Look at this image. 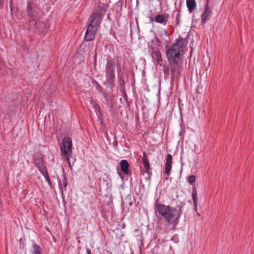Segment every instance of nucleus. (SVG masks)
Here are the masks:
<instances>
[{
	"instance_id": "24",
	"label": "nucleus",
	"mask_w": 254,
	"mask_h": 254,
	"mask_svg": "<svg viewBox=\"0 0 254 254\" xmlns=\"http://www.w3.org/2000/svg\"><path fill=\"white\" fill-rule=\"evenodd\" d=\"M195 180H196L195 176L194 175H191L190 176L189 178H188L189 182L191 185H192V186H193V185L195 184Z\"/></svg>"
},
{
	"instance_id": "29",
	"label": "nucleus",
	"mask_w": 254,
	"mask_h": 254,
	"mask_svg": "<svg viewBox=\"0 0 254 254\" xmlns=\"http://www.w3.org/2000/svg\"><path fill=\"white\" fill-rule=\"evenodd\" d=\"M117 68H118V75L119 74H120V72H121V65L118 64H117Z\"/></svg>"
},
{
	"instance_id": "17",
	"label": "nucleus",
	"mask_w": 254,
	"mask_h": 254,
	"mask_svg": "<svg viewBox=\"0 0 254 254\" xmlns=\"http://www.w3.org/2000/svg\"><path fill=\"white\" fill-rule=\"evenodd\" d=\"M40 172L44 177V178H45V180L47 182L49 186L50 187H52V181H51V179L50 178L49 175V173H48V171H47V169H45L44 171H42Z\"/></svg>"
},
{
	"instance_id": "30",
	"label": "nucleus",
	"mask_w": 254,
	"mask_h": 254,
	"mask_svg": "<svg viewBox=\"0 0 254 254\" xmlns=\"http://www.w3.org/2000/svg\"><path fill=\"white\" fill-rule=\"evenodd\" d=\"M149 18L150 23H153V21H154V18H153L152 14L149 16Z\"/></svg>"
},
{
	"instance_id": "14",
	"label": "nucleus",
	"mask_w": 254,
	"mask_h": 254,
	"mask_svg": "<svg viewBox=\"0 0 254 254\" xmlns=\"http://www.w3.org/2000/svg\"><path fill=\"white\" fill-rule=\"evenodd\" d=\"M152 59L157 63L158 64L161 66L163 61L161 54L159 50L153 51L151 54Z\"/></svg>"
},
{
	"instance_id": "25",
	"label": "nucleus",
	"mask_w": 254,
	"mask_h": 254,
	"mask_svg": "<svg viewBox=\"0 0 254 254\" xmlns=\"http://www.w3.org/2000/svg\"><path fill=\"white\" fill-rule=\"evenodd\" d=\"M180 18V12H179L177 13V14L176 15V25L180 24V21H179Z\"/></svg>"
},
{
	"instance_id": "3",
	"label": "nucleus",
	"mask_w": 254,
	"mask_h": 254,
	"mask_svg": "<svg viewBox=\"0 0 254 254\" xmlns=\"http://www.w3.org/2000/svg\"><path fill=\"white\" fill-rule=\"evenodd\" d=\"M115 59L110 55H107L105 66V76L106 79L104 84H107L111 88H112L114 85L115 78Z\"/></svg>"
},
{
	"instance_id": "32",
	"label": "nucleus",
	"mask_w": 254,
	"mask_h": 254,
	"mask_svg": "<svg viewBox=\"0 0 254 254\" xmlns=\"http://www.w3.org/2000/svg\"><path fill=\"white\" fill-rule=\"evenodd\" d=\"M96 57H97V54H95L94 55V67H96Z\"/></svg>"
},
{
	"instance_id": "27",
	"label": "nucleus",
	"mask_w": 254,
	"mask_h": 254,
	"mask_svg": "<svg viewBox=\"0 0 254 254\" xmlns=\"http://www.w3.org/2000/svg\"><path fill=\"white\" fill-rule=\"evenodd\" d=\"M151 177V175H148L147 177H146L145 178V180L148 182V185H150V184Z\"/></svg>"
},
{
	"instance_id": "21",
	"label": "nucleus",
	"mask_w": 254,
	"mask_h": 254,
	"mask_svg": "<svg viewBox=\"0 0 254 254\" xmlns=\"http://www.w3.org/2000/svg\"><path fill=\"white\" fill-rule=\"evenodd\" d=\"M142 160L144 169L147 168H148L150 167L149 161L147 158V156L144 152L143 153V156L142 158Z\"/></svg>"
},
{
	"instance_id": "31",
	"label": "nucleus",
	"mask_w": 254,
	"mask_h": 254,
	"mask_svg": "<svg viewBox=\"0 0 254 254\" xmlns=\"http://www.w3.org/2000/svg\"><path fill=\"white\" fill-rule=\"evenodd\" d=\"M4 0H0V9H2L4 4Z\"/></svg>"
},
{
	"instance_id": "35",
	"label": "nucleus",
	"mask_w": 254,
	"mask_h": 254,
	"mask_svg": "<svg viewBox=\"0 0 254 254\" xmlns=\"http://www.w3.org/2000/svg\"><path fill=\"white\" fill-rule=\"evenodd\" d=\"M94 106H95V108H100L99 106L97 104H95Z\"/></svg>"
},
{
	"instance_id": "16",
	"label": "nucleus",
	"mask_w": 254,
	"mask_h": 254,
	"mask_svg": "<svg viewBox=\"0 0 254 254\" xmlns=\"http://www.w3.org/2000/svg\"><path fill=\"white\" fill-rule=\"evenodd\" d=\"M63 186H62V181L60 180H58L59 188L61 190L62 193L63 192V189L64 190H66V188L67 186V178L65 176L64 173V175H63Z\"/></svg>"
},
{
	"instance_id": "15",
	"label": "nucleus",
	"mask_w": 254,
	"mask_h": 254,
	"mask_svg": "<svg viewBox=\"0 0 254 254\" xmlns=\"http://www.w3.org/2000/svg\"><path fill=\"white\" fill-rule=\"evenodd\" d=\"M186 5L190 13L192 12L196 8L195 0H187Z\"/></svg>"
},
{
	"instance_id": "33",
	"label": "nucleus",
	"mask_w": 254,
	"mask_h": 254,
	"mask_svg": "<svg viewBox=\"0 0 254 254\" xmlns=\"http://www.w3.org/2000/svg\"><path fill=\"white\" fill-rule=\"evenodd\" d=\"M194 204V209H195V211L196 212L197 211V201H196V203H193Z\"/></svg>"
},
{
	"instance_id": "22",
	"label": "nucleus",
	"mask_w": 254,
	"mask_h": 254,
	"mask_svg": "<svg viewBox=\"0 0 254 254\" xmlns=\"http://www.w3.org/2000/svg\"><path fill=\"white\" fill-rule=\"evenodd\" d=\"M192 197L193 203H196V201H197V191L195 185L194 184L192 186Z\"/></svg>"
},
{
	"instance_id": "19",
	"label": "nucleus",
	"mask_w": 254,
	"mask_h": 254,
	"mask_svg": "<svg viewBox=\"0 0 254 254\" xmlns=\"http://www.w3.org/2000/svg\"><path fill=\"white\" fill-rule=\"evenodd\" d=\"M32 254H42L41 247L36 244H33Z\"/></svg>"
},
{
	"instance_id": "4",
	"label": "nucleus",
	"mask_w": 254,
	"mask_h": 254,
	"mask_svg": "<svg viewBox=\"0 0 254 254\" xmlns=\"http://www.w3.org/2000/svg\"><path fill=\"white\" fill-rule=\"evenodd\" d=\"M72 140L69 137L63 138L62 143L60 146L62 155L65 157L69 162V157L71 156L72 151Z\"/></svg>"
},
{
	"instance_id": "38",
	"label": "nucleus",
	"mask_w": 254,
	"mask_h": 254,
	"mask_svg": "<svg viewBox=\"0 0 254 254\" xmlns=\"http://www.w3.org/2000/svg\"><path fill=\"white\" fill-rule=\"evenodd\" d=\"M167 31L166 30L165 31L164 34H167Z\"/></svg>"
},
{
	"instance_id": "5",
	"label": "nucleus",
	"mask_w": 254,
	"mask_h": 254,
	"mask_svg": "<svg viewBox=\"0 0 254 254\" xmlns=\"http://www.w3.org/2000/svg\"><path fill=\"white\" fill-rule=\"evenodd\" d=\"M33 163L40 172L47 169L44 160V155L40 151H36L33 154Z\"/></svg>"
},
{
	"instance_id": "28",
	"label": "nucleus",
	"mask_w": 254,
	"mask_h": 254,
	"mask_svg": "<svg viewBox=\"0 0 254 254\" xmlns=\"http://www.w3.org/2000/svg\"><path fill=\"white\" fill-rule=\"evenodd\" d=\"M155 41L157 43V45L158 46H160V45L161 44V41L157 37H155Z\"/></svg>"
},
{
	"instance_id": "2",
	"label": "nucleus",
	"mask_w": 254,
	"mask_h": 254,
	"mask_svg": "<svg viewBox=\"0 0 254 254\" xmlns=\"http://www.w3.org/2000/svg\"><path fill=\"white\" fill-rule=\"evenodd\" d=\"M158 201L159 198H157L154 203L155 212H157L169 224L176 225L178 223L180 214L183 212V207L185 203H181L178 210L169 205L158 203Z\"/></svg>"
},
{
	"instance_id": "23",
	"label": "nucleus",
	"mask_w": 254,
	"mask_h": 254,
	"mask_svg": "<svg viewBox=\"0 0 254 254\" xmlns=\"http://www.w3.org/2000/svg\"><path fill=\"white\" fill-rule=\"evenodd\" d=\"M125 201L126 203H128V204L130 206H132V197H131V195H130V194L127 195L126 196V197L125 198Z\"/></svg>"
},
{
	"instance_id": "36",
	"label": "nucleus",
	"mask_w": 254,
	"mask_h": 254,
	"mask_svg": "<svg viewBox=\"0 0 254 254\" xmlns=\"http://www.w3.org/2000/svg\"><path fill=\"white\" fill-rule=\"evenodd\" d=\"M11 3H12V1H10V9H11V10L12 9V4H11Z\"/></svg>"
},
{
	"instance_id": "13",
	"label": "nucleus",
	"mask_w": 254,
	"mask_h": 254,
	"mask_svg": "<svg viewBox=\"0 0 254 254\" xmlns=\"http://www.w3.org/2000/svg\"><path fill=\"white\" fill-rule=\"evenodd\" d=\"M121 171L125 174L127 175H131V172L130 171L129 164L126 160H122L120 162Z\"/></svg>"
},
{
	"instance_id": "39",
	"label": "nucleus",
	"mask_w": 254,
	"mask_h": 254,
	"mask_svg": "<svg viewBox=\"0 0 254 254\" xmlns=\"http://www.w3.org/2000/svg\"><path fill=\"white\" fill-rule=\"evenodd\" d=\"M168 71H169V69H167L166 70V72H168ZM164 73H166V71H164Z\"/></svg>"
},
{
	"instance_id": "7",
	"label": "nucleus",
	"mask_w": 254,
	"mask_h": 254,
	"mask_svg": "<svg viewBox=\"0 0 254 254\" xmlns=\"http://www.w3.org/2000/svg\"><path fill=\"white\" fill-rule=\"evenodd\" d=\"M172 156L170 154H167L166 157V162L165 163V170L164 175H166L165 180H168V177L170 175L172 169Z\"/></svg>"
},
{
	"instance_id": "20",
	"label": "nucleus",
	"mask_w": 254,
	"mask_h": 254,
	"mask_svg": "<svg viewBox=\"0 0 254 254\" xmlns=\"http://www.w3.org/2000/svg\"><path fill=\"white\" fill-rule=\"evenodd\" d=\"M91 82L95 86V88L97 91H98L99 93H102L103 92L102 87L95 79L92 78Z\"/></svg>"
},
{
	"instance_id": "6",
	"label": "nucleus",
	"mask_w": 254,
	"mask_h": 254,
	"mask_svg": "<svg viewBox=\"0 0 254 254\" xmlns=\"http://www.w3.org/2000/svg\"><path fill=\"white\" fill-rule=\"evenodd\" d=\"M212 14V8L209 3H206L204 6V10L201 15V23L204 25L209 20L211 15Z\"/></svg>"
},
{
	"instance_id": "37",
	"label": "nucleus",
	"mask_w": 254,
	"mask_h": 254,
	"mask_svg": "<svg viewBox=\"0 0 254 254\" xmlns=\"http://www.w3.org/2000/svg\"><path fill=\"white\" fill-rule=\"evenodd\" d=\"M209 2H210V0H206V3H209Z\"/></svg>"
},
{
	"instance_id": "1",
	"label": "nucleus",
	"mask_w": 254,
	"mask_h": 254,
	"mask_svg": "<svg viewBox=\"0 0 254 254\" xmlns=\"http://www.w3.org/2000/svg\"><path fill=\"white\" fill-rule=\"evenodd\" d=\"M187 40L179 36L176 42L171 46H166V55L171 72V78L178 77L181 71L182 62L180 60L181 48L185 47Z\"/></svg>"
},
{
	"instance_id": "18",
	"label": "nucleus",
	"mask_w": 254,
	"mask_h": 254,
	"mask_svg": "<svg viewBox=\"0 0 254 254\" xmlns=\"http://www.w3.org/2000/svg\"><path fill=\"white\" fill-rule=\"evenodd\" d=\"M119 84L120 85V91L122 92L125 91V81L123 78V75L119 74L118 76Z\"/></svg>"
},
{
	"instance_id": "11",
	"label": "nucleus",
	"mask_w": 254,
	"mask_h": 254,
	"mask_svg": "<svg viewBox=\"0 0 254 254\" xmlns=\"http://www.w3.org/2000/svg\"><path fill=\"white\" fill-rule=\"evenodd\" d=\"M33 2L30 0L27 1V11L28 16L29 17L30 23L34 22L35 14L36 13V10L33 7Z\"/></svg>"
},
{
	"instance_id": "40",
	"label": "nucleus",
	"mask_w": 254,
	"mask_h": 254,
	"mask_svg": "<svg viewBox=\"0 0 254 254\" xmlns=\"http://www.w3.org/2000/svg\"><path fill=\"white\" fill-rule=\"evenodd\" d=\"M142 187L143 188V189H144V185H142Z\"/></svg>"
},
{
	"instance_id": "9",
	"label": "nucleus",
	"mask_w": 254,
	"mask_h": 254,
	"mask_svg": "<svg viewBox=\"0 0 254 254\" xmlns=\"http://www.w3.org/2000/svg\"><path fill=\"white\" fill-rule=\"evenodd\" d=\"M29 25L30 29H32L33 27V28L36 29V31L38 30L41 34H45L46 33L45 30L46 28V24L43 22H36L35 19H34V22L31 23L29 22Z\"/></svg>"
},
{
	"instance_id": "8",
	"label": "nucleus",
	"mask_w": 254,
	"mask_h": 254,
	"mask_svg": "<svg viewBox=\"0 0 254 254\" xmlns=\"http://www.w3.org/2000/svg\"><path fill=\"white\" fill-rule=\"evenodd\" d=\"M97 30V29L93 27L92 26H88L86 31L84 41H91L95 39Z\"/></svg>"
},
{
	"instance_id": "12",
	"label": "nucleus",
	"mask_w": 254,
	"mask_h": 254,
	"mask_svg": "<svg viewBox=\"0 0 254 254\" xmlns=\"http://www.w3.org/2000/svg\"><path fill=\"white\" fill-rule=\"evenodd\" d=\"M169 18L168 13L158 14L154 17V21L158 23L165 25L168 22Z\"/></svg>"
},
{
	"instance_id": "41",
	"label": "nucleus",
	"mask_w": 254,
	"mask_h": 254,
	"mask_svg": "<svg viewBox=\"0 0 254 254\" xmlns=\"http://www.w3.org/2000/svg\"><path fill=\"white\" fill-rule=\"evenodd\" d=\"M68 164H69V166L70 167V165L69 162H68Z\"/></svg>"
},
{
	"instance_id": "10",
	"label": "nucleus",
	"mask_w": 254,
	"mask_h": 254,
	"mask_svg": "<svg viewBox=\"0 0 254 254\" xmlns=\"http://www.w3.org/2000/svg\"><path fill=\"white\" fill-rule=\"evenodd\" d=\"M102 20L100 14L94 13L90 16V21L88 26H92L93 27L98 29Z\"/></svg>"
},
{
	"instance_id": "26",
	"label": "nucleus",
	"mask_w": 254,
	"mask_h": 254,
	"mask_svg": "<svg viewBox=\"0 0 254 254\" xmlns=\"http://www.w3.org/2000/svg\"><path fill=\"white\" fill-rule=\"evenodd\" d=\"M145 171L147 173V175H152V171L151 170V168L150 167H148V168H145Z\"/></svg>"
},
{
	"instance_id": "34",
	"label": "nucleus",
	"mask_w": 254,
	"mask_h": 254,
	"mask_svg": "<svg viewBox=\"0 0 254 254\" xmlns=\"http://www.w3.org/2000/svg\"><path fill=\"white\" fill-rule=\"evenodd\" d=\"M86 253L87 254H91V252L89 249L86 250Z\"/></svg>"
}]
</instances>
